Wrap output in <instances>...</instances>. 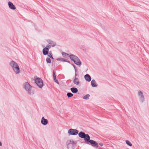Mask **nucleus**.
<instances>
[{"mask_svg": "<svg viewBox=\"0 0 149 149\" xmlns=\"http://www.w3.org/2000/svg\"><path fill=\"white\" fill-rule=\"evenodd\" d=\"M62 54L63 57H67L68 56V54L66 53L63 52L62 53Z\"/></svg>", "mask_w": 149, "mask_h": 149, "instance_id": "4be33fe9", "label": "nucleus"}, {"mask_svg": "<svg viewBox=\"0 0 149 149\" xmlns=\"http://www.w3.org/2000/svg\"><path fill=\"white\" fill-rule=\"evenodd\" d=\"M10 65H17V63L13 61H11L10 63Z\"/></svg>", "mask_w": 149, "mask_h": 149, "instance_id": "5701e85b", "label": "nucleus"}, {"mask_svg": "<svg viewBox=\"0 0 149 149\" xmlns=\"http://www.w3.org/2000/svg\"><path fill=\"white\" fill-rule=\"evenodd\" d=\"M89 97L90 95L89 94H86L83 97V99L85 100H88Z\"/></svg>", "mask_w": 149, "mask_h": 149, "instance_id": "f3484780", "label": "nucleus"}, {"mask_svg": "<svg viewBox=\"0 0 149 149\" xmlns=\"http://www.w3.org/2000/svg\"><path fill=\"white\" fill-rule=\"evenodd\" d=\"M58 61H65V60L63 58H58Z\"/></svg>", "mask_w": 149, "mask_h": 149, "instance_id": "393cba45", "label": "nucleus"}, {"mask_svg": "<svg viewBox=\"0 0 149 149\" xmlns=\"http://www.w3.org/2000/svg\"><path fill=\"white\" fill-rule=\"evenodd\" d=\"M90 137L88 139V140L85 142L86 143H90L91 144V146L93 147L98 148V144L96 141L92 140H90Z\"/></svg>", "mask_w": 149, "mask_h": 149, "instance_id": "39448f33", "label": "nucleus"}, {"mask_svg": "<svg viewBox=\"0 0 149 149\" xmlns=\"http://www.w3.org/2000/svg\"><path fill=\"white\" fill-rule=\"evenodd\" d=\"M99 145L101 146H102L103 145V144L102 143H99Z\"/></svg>", "mask_w": 149, "mask_h": 149, "instance_id": "c756f323", "label": "nucleus"}, {"mask_svg": "<svg viewBox=\"0 0 149 149\" xmlns=\"http://www.w3.org/2000/svg\"><path fill=\"white\" fill-rule=\"evenodd\" d=\"M35 83L40 88H42L43 85V82L42 79L39 78H36L34 79Z\"/></svg>", "mask_w": 149, "mask_h": 149, "instance_id": "20e7f679", "label": "nucleus"}, {"mask_svg": "<svg viewBox=\"0 0 149 149\" xmlns=\"http://www.w3.org/2000/svg\"><path fill=\"white\" fill-rule=\"evenodd\" d=\"M78 135L81 138L84 139L85 142L90 137V136L88 134H86L84 132H79L78 134Z\"/></svg>", "mask_w": 149, "mask_h": 149, "instance_id": "7ed1b4c3", "label": "nucleus"}, {"mask_svg": "<svg viewBox=\"0 0 149 149\" xmlns=\"http://www.w3.org/2000/svg\"><path fill=\"white\" fill-rule=\"evenodd\" d=\"M73 82L74 84L76 85H79L80 84V82L79 79L76 77H75L74 78L73 80Z\"/></svg>", "mask_w": 149, "mask_h": 149, "instance_id": "9b49d317", "label": "nucleus"}, {"mask_svg": "<svg viewBox=\"0 0 149 149\" xmlns=\"http://www.w3.org/2000/svg\"><path fill=\"white\" fill-rule=\"evenodd\" d=\"M41 123L42 125H45L48 124V120L47 119L45 118L44 117H43L41 118Z\"/></svg>", "mask_w": 149, "mask_h": 149, "instance_id": "1a4fd4ad", "label": "nucleus"}, {"mask_svg": "<svg viewBox=\"0 0 149 149\" xmlns=\"http://www.w3.org/2000/svg\"><path fill=\"white\" fill-rule=\"evenodd\" d=\"M12 69L14 71L16 74H18L19 73V66H12Z\"/></svg>", "mask_w": 149, "mask_h": 149, "instance_id": "6e6552de", "label": "nucleus"}, {"mask_svg": "<svg viewBox=\"0 0 149 149\" xmlns=\"http://www.w3.org/2000/svg\"><path fill=\"white\" fill-rule=\"evenodd\" d=\"M46 61L47 63H51V60L49 58H47L46 59Z\"/></svg>", "mask_w": 149, "mask_h": 149, "instance_id": "b1692460", "label": "nucleus"}, {"mask_svg": "<svg viewBox=\"0 0 149 149\" xmlns=\"http://www.w3.org/2000/svg\"><path fill=\"white\" fill-rule=\"evenodd\" d=\"M68 133L69 135H75L78 133V131L76 129H71L68 130Z\"/></svg>", "mask_w": 149, "mask_h": 149, "instance_id": "423d86ee", "label": "nucleus"}, {"mask_svg": "<svg viewBox=\"0 0 149 149\" xmlns=\"http://www.w3.org/2000/svg\"><path fill=\"white\" fill-rule=\"evenodd\" d=\"M74 63L76 65H79L81 64V62L80 61V60H79V61H77V60H75Z\"/></svg>", "mask_w": 149, "mask_h": 149, "instance_id": "a211bd4d", "label": "nucleus"}, {"mask_svg": "<svg viewBox=\"0 0 149 149\" xmlns=\"http://www.w3.org/2000/svg\"><path fill=\"white\" fill-rule=\"evenodd\" d=\"M48 43L50 44H51V43H52V42H51V41H48Z\"/></svg>", "mask_w": 149, "mask_h": 149, "instance_id": "7c9ffc66", "label": "nucleus"}, {"mask_svg": "<svg viewBox=\"0 0 149 149\" xmlns=\"http://www.w3.org/2000/svg\"><path fill=\"white\" fill-rule=\"evenodd\" d=\"M53 77L54 80V81L56 83H57L58 84H59V83L58 81L56 79V77L55 75H54Z\"/></svg>", "mask_w": 149, "mask_h": 149, "instance_id": "6ab92c4d", "label": "nucleus"}, {"mask_svg": "<svg viewBox=\"0 0 149 149\" xmlns=\"http://www.w3.org/2000/svg\"><path fill=\"white\" fill-rule=\"evenodd\" d=\"M48 56L50 57L51 58L53 59V58L52 56V53H49L48 55Z\"/></svg>", "mask_w": 149, "mask_h": 149, "instance_id": "a878e982", "label": "nucleus"}, {"mask_svg": "<svg viewBox=\"0 0 149 149\" xmlns=\"http://www.w3.org/2000/svg\"><path fill=\"white\" fill-rule=\"evenodd\" d=\"M91 85L93 87H97V84L95 80L93 79L91 81Z\"/></svg>", "mask_w": 149, "mask_h": 149, "instance_id": "2eb2a0df", "label": "nucleus"}, {"mask_svg": "<svg viewBox=\"0 0 149 149\" xmlns=\"http://www.w3.org/2000/svg\"><path fill=\"white\" fill-rule=\"evenodd\" d=\"M51 47V45H48L46 46V47H47L48 49L49 48H50Z\"/></svg>", "mask_w": 149, "mask_h": 149, "instance_id": "cd10ccee", "label": "nucleus"}, {"mask_svg": "<svg viewBox=\"0 0 149 149\" xmlns=\"http://www.w3.org/2000/svg\"><path fill=\"white\" fill-rule=\"evenodd\" d=\"M77 74H75V76H77Z\"/></svg>", "mask_w": 149, "mask_h": 149, "instance_id": "72a5a7b5", "label": "nucleus"}, {"mask_svg": "<svg viewBox=\"0 0 149 149\" xmlns=\"http://www.w3.org/2000/svg\"><path fill=\"white\" fill-rule=\"evenodd\" d=\"M74 66V68L75 72H76L77 71V69L76 68L75 66Z\"/></svg>", "mask_w": 149, "mask_h": 149, "instance_id": "c85d7f7f", "label": "nucleus"}, {"mask_svg": "<svg viewBox=\"0 0 149 149\" xmlns=\"http://www.w3.org/2000/svg\"><path fill=\"white\" fill-rule=\"evenodd\" d=\"M137 95L140 102L143 103L145 101V98L143 93L141 91L139 90L137 92Z\"/></svg>", "mask_w": 149, "mask_h": 149, "instance_id": "f03ea898", "label": "nucleus"}, {"mask_svg": "<svg viewBox=\"0 0 149 149\" xmlns=\"http://www.w3.org/2000/svg\"><path fill=\"white\" fill-rule=\"evenodd\" d=\"M84 78L86 80L88 81H91V77L88 74L85 75L84 76Z\"/></svg>", "mask_w": 149, "mask_h": 149, "instance_id": "f8f14e48", "label": "nucleus"}, {"mask_svg": "<svg viewBox=\"0 0 149 149\" xmlns=\"http://www.w3.org/2000/svg\"><path fill=\"white\" fill-rule=\"evenodd\" d=\"M49 49L47 47L44 48L42 50L43 53L44 55H46L48 54Z\"/></svg>", "mask_w": 149, "mask_h": 149, "instance_id": "ddd939ff", "label": "nucleus"}, {"mask_svg": "<svg viewBox=\"0 0 149 149\" xmlns=\"http://www.w3.org/2000/svg\"><path fill=\"white\" fill-rule=\"evenodd\" d=\"M71 92L74 93H75L77 92L78 90L77 88L74 87L72 88H70Z\"/></svg>", "mask_w": 149, "mask_h": 149, "instance_id": "dca6fc26", "label": "nucleus"}, {"mask_svg": "<svg viewBox=\"0 0 149 149\" xmlns=\"http://www.w3.org/2000/svg\"><path fill=\"white\" fill-rule=\"evenodd\" d=\"M8 6L9 8L11 9L15 10L16 9L15 6L10 2H8Z\"/></svg>", "mask_w": 149, "mask_h": 149, "instance_id": "4468645a", "label": "nucleus"}, {"mask_svg": "<svg viewBox=\"0 0 149 149\" xmlns=\"http://www.w3.org/2000/svg\"><path fill=\"white\" fill-rule=\"evenodd\" d=\"M77 143V142L76 141H74L72 139H70L68 140L66 142V144L67 146V147L68 148V146L70 145H74L76 144Z\"/></svg>", "mask_w": 149, "mask_h": 149, "instance_id": "0eeeda50", "label": "nucleus"}, {"mask_svg": "<svg viewBox=\"0 0 149 149\" xmlns=\"http://www.w3.org/2000/svg\"><path fill=\"white\" fill-rule=\"evenodd\" d=\"M54 75H55L54 73V70L53 71V76H54Z\"/></svg>", "mask_w": 149, "mask_h": 149, "instance_id": "473e14b6", "label": "nucleus"}, {"mask_svg": "<svg viewBox=\"0 0 149 149\" xmlns=\"http://www.w3.org/2000/svg\"><path fill=\"white\" fill-rule=\"evenodd\" d=\"M2 143L0 141V146H2Z\"/></svg>", "mask_w": 149, "mask_h": 149, "instance_id": "2f4dec72", "label": "nucleus"}, {"mask_svg": "<svg viewBox=\"0 0 149 149\" xmlns=\"http://www.w3.org/2000/svg\"><path fill=\"white\" fill-rule=\"evenodd\" d=\"M50 45H51V46L54 47L55 45L56 44L54 43H51V44H50Z\"/></svg>", "mask_w": 149, "mask_h": 149, "instance_id": "bb28decb", "label": "nucleus"}, {"mask_svg": "<svg viewBox=\"0 0 149 149\" xmlns=\"http://www.w3.org/2000/svg\"><path fill=\"white\" fill-rule=\"evenodd\" d=\"M23 87L25 90L29 95H32L34 94L33 91L32 90V86L28 82L24 83Z\"/></svg>", "mask_w": 149, "mask_h": 149, "instance_id": "f257e3e1", "label": "nucleus"}, {"mask_svg": "<svg viewBox=\"0 0 149 149\" xmlns=\"http://www.w3.org/2000/svg\"><path fill=\"white\" fill-rule=\"evenodd\" d=\"M70 57L71 59L74 62V61L75 60H77V61H79V59L77 56L75 55H71L70 56Z\"/></svg>", "mask_w": 149, "mask_h": 149, "instance_id": "9d476101", "label": "nucleus"}, {"mask_svg": "<svg viewBox=\"0 0 149 149\" xmlns=\"http://www.w3.org/2000/svg\"><path fill=\"white\" fill-rule=\"evenodd\" d=\"M126 143L127 145H129L130 146H132V143L128 140H126Z\"/></svg>", "mask_w": 149, "mask_h": 149, "instance_id": "aec40b11", "label": "nucleus"}, {"mask_svg": "<svg viewBox=\"0 0 149 149\" xmlns=\"http://www.w3.org/2000/svg\"><path fill=\"white\" fill-rule=\"evenodd\" d=\"M67 96L69 97H72L73 96V94L71 93H68L67 94Z\"/></svg>", "mask_w": 149, "mask_h": 149, "instance_id": "412c9836", "label": "nucleus"}]
</instances>
